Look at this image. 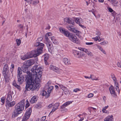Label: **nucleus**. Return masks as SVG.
Returning a JSON list of instances; mask_svg holds the SVG:
<instances>
[{
    "instance_id": "nucleus-1",
    "label": "nucleus",
    "mask_w": 121,
    "mask_h": 121,
    "mask_svg": "<svg viewBox=\"0 0 121 121\" xmlns=\"http://www.w3.org/2000/svg\"><path fill=\"white\" fill-rule=\"evenodd\" d=\"M42 68L39 65L34 66L31 69L33 75L28 76L26 79L25 90L32 91H37L40 86V78L42 72Z\"/></svg>"
},
{
    "instance_id": "nucleus-2",
    "label": "nucleus",
    "mask_w": 121,
    "mask_h": 121,
    "mask_svg": "<svg viewBox=\"0 0 121 121\" xmlns=\"http://www.w3.org/2000/svg\"><path fill=\"white\" fill-rule=\"evenodd\" d=\"M34 46L38 47L37 50L32 51L33 53L34 54V56L36 57L41 54L42 52V50L44 46V44L40 42H37Z\"/></svg>"
},
{
    "instance_id": "nucleus-3",
    "label": "nucleus",
    "mask_w": 121,
    "mask_h": 121,
    "mask_svg": "<svg viewBox=\"0 0 121 121\" xmlns=\"http://www.w3.org/2000/svg\"><path fill=\"white\" fill-rule=\"evenodd\" d=\"M25 103V99H23L18 103L15 106L14 113H20L24 109Z\"/></svg>"
},
{
    "instance_id": "nucleus-4",
    "label": "nucleus",
    "mask_w": 121,
    "mask_h": 121,
    "mask_svg": "<svg viewBox=\"0 0 121 121\" xmlns=\"http://www.w3.org/2000/svg\"><path fill=\"white\" fill-rule=\"evenodd\" d=\"M53 89V87L52 86H50L49 87L48 89V93H47L46 91L44 90H42L41 91L40 94L41 95L45 96V97L46 98H48L49 96L50 93L51 92V91Z\"/></svg>"
},
{
    "instance_id": "nucleus-5",
    "label": "nucleus",
    "mask_w": 121,
    "mask_h": 121,
    "mask_svg": "<svg viewBox=\"0 0 121 121\" xmlns=\"http://www.w3.org/2000/svg\"><path fill=\"white\" fill-rule=\"evenodd\" d=\"M69 39L71 41L74 43H76L77 44H79L80 43V41L77 37L74 35L70 34L69 36Z\"/></svg>"
},
{
    "instance_id": "nucleus-6",
    "label": "nucleus",
    "mask_w": 121,
    "mask_h": 121,
    "mask_svg": "<svg viewBox=\"0 0 121 121\" xmlns=\"http://www.w3.org/2000/svg\"><path fill=\"white\" fill-rule=\"evenodd\" d=\"M29 67L27 65L24 64L22 66V69L23 72L26 73L27 74V77L33 75L31 73L28 71V68Z\"/></svg>"
},
{
    "instance_id": "nucleus-7",
    "label": "nucleus",
    "mask_w": 121,
    "mask_h": 121,
    "mask_svg": "<svg viewBox=\"0 0 121 121\" xmlns=\"http://www.w3.org/2000/svg\"><path fill=\"white\" fill-rule=\"evenodd\" d=\"M34 54L33 53V52L32 51L31 52L29 53L26 54L25 55L23 56H21V58L22 60H25L27 59L32 58L33 57H36L34 56Z\"/></svg>"
},
{
    "instance_id": "nucleus-8",
    "label": "nucleus",
    "mask_w": 121,
    "mask_h": 121,
    "mask_svg": "<svg viewBox=\"0 0 121 121\" xmlns=\"http://www.w3.org/2000/svg\"><path fill=\"white\" fill-rule=\"evenodd\" d=\"M50 69L58 73H62V70L52 65H50Z\"/></svg>"
},
{
    "instance_id": "nucleus-9",
    "label": "nucleus",
    "mask_w": 121,
    "mask_h": 121,
    "mask_svg": "<svg viewBox=\"0 0 121 121\" xmlns=\"http://www.w3.org/2000/svg\"><path fill=\"white\" fill-rule=\"evenodd\" d=\"M17 77L18 81L20 82L22 80V72L21 69L20 67H18L17 70Z\"/></svg>"
},
{
    "instance_id": "nucleus-10",
    "label": "nucleus",
    "mask_w": 121,
    "mask_h": 121,
    "mask_svg": "<svg viewBox=\"0 0 121 121\" xmlns=\"http://www.w3.org/2000/svg\"><path fill=\"white\" fill-rule=\"evenodd\" d=\"M59 30L65 36L69 38V37L70 34L69 31L65 30L64 28L61 27L60 28Z\"/></svg>"
},
{
    "instance_id": "nucleus-11",
    "label": "nucleus",
    "mask_w": 121,
    "mask_h": 121,
    "mask_svg": "<svg viewBox=\"0 0 121 121\" xmlns=\"http://www.w3.org/2000/svg\"><path fill=\"white\" fill-rule=\"evenodd\" d=\"M9 68L8 64H5L3 68L2 71V73L3 75L8 74V73L9 72Z\"/></svg>"
},
{
    "instance_id": "nucleus-12",
    "label": "nucleus",
    "mask_w": 121,
    "mask_h": 121,
    "mask_svg": "<svg viewBox=\"0 0 121 121\" xmlns=\"http://www.w3.org/2000/svg\"><path fill=\"white\" fill-rule=\"evenodd\" d=\"M73 54L75 57L79 58L81 57L82 56L83 52L75 50L73 51Z\"/></svg>"
},
{
    "instance_id": "nucleus-13",
    "label": "nucleus",
    "mask_w": 121,
    "mask_h": 121,
    "mask_svg": "<svg viewBox=\"0 0 121 121\" xmlns=\"http://www.w3.org/2000/svg\"><path fill=\"white\" fill-rule=\"evenodd\" d=\"M59 106V104L58 103H56L53 105V109L49 113H53L58 108V107Z\"/></svg>"
},
{
    "instance_id": "nucleus-14",
    "label": "nucleus",
    "mask_w": 121,
    "mask_h": 121,
    "mask_svg": "<svg viewBox=\"0 0 121 121\" xmlns=\"http://www.w3.org/2000/svg\"><path fill=\"white\" fill-rule=\"evenodd\" d=\"M64 21L65 22H66V23H68V24L74 25L75 23L73 21L71 20V19L69 18H66L64 19Z\"/></svg>"
},
{
    "instance_id": "nucleus-15",
    "label": "nucleus",
    "mask_w": 121,
    "mask_h": 121,
    "mask_svg": "<svg viewBox=\"0 0 121 121\" xmlns=\"http://www.w3.org/2000/svg\"><path fill=\"white\" fill-rule=\"evenodd\" d=\"M74 20L76 23L79 25L83 22L82 19L80 17L74 18Z\"/></svg>"
},
{
    "instance_id": "nucleus-16",
    "label": "nucleus",
    "mask_w": 121,
    "mask_h": 121,
    "mask_svg": "<svg viewBox=\"0 0 121 121\" xmlns=\"http://www.w3.org/2000/svg\"><path fill=\"white\" fill-rule=\"evenodd\" d=\"M109 89L111 94L113 95H116L115 89L113 86H111L109 88Z\"/></svg>"
},
{
    "instance_id": "nucleus-17",
    "label": "nucleus",
    "mask_w": 121,
    "mask_h": 121,
    "mask_svg": "<svg viewBox=\"0 0 121 121\" xmlns=\"http://www.w3.org/2000/svg\"><path fill=\"white\" fill-rule=\"evenodd\" d=\"M67 28L70 31L73 32L74 33H78L79 32V31L75 29L70 26H68L67 27Z\"/></svg>"
},
{
    "instance_id": "nucleus-18",
    "label": "nucleus",
    "mask_w": 121,
    "mask_h": 121,
    "mask_svg": "<svg viewBox=\"0 0 121 121\" xmlns=\"http://www.w3.org/2000/svg\"><path fill=\"white\" fill-rule=\"evenodd\" d=\"M34 63V60L31 59L28 60L26 62V64L27 65L29 66H31L33 65Z\"/></svg>"
},
{
    "instance_id": "nucleus-19",
    "label": "nucleus",
    "mask_w": 121,
    "mask_h": 121,
    "mask_svg": "<svg viewBox=\"0 0 121 121\" xmlns=\"http://www.w3.org/2000/svg\"><path fill=\"white\" fill-rule=\"evenodd\" d=\"M37 96H34L31 98L30 101V102L32 104L34 103L37 102Z\"/></svg>"
},
{
    "instance_id": "nucleus-20",
    "label": "nucleus",
    "mask_w": 121,
    "mask_h": 121,
    "mask_svg": "<svg viewBox=\"0 0 121 121\" xmlns=\"http://www.w3.org/2000/svg\"><path fill=\"white\" fill-rule=\"evenodd\" d=\"M47 46L48 47L49 50H53L54 49V47L53 46L52 43H48L47 44Z\"/></svg>"
},
{
    "instance_id": "nucleus-21",
    "label": "nucleus",
    "mask_w": 121,
    "mask_h": 121,
    "mask_svg": "<svg viewBox=\"0 0 121 121\" xmlns=\"http://www.w3.org/2000/svg\"><path fill=\"white\" fill-rule=\"evenodd\" d=\"M31 114H28V115H27V114H25L23 118L22 121H26L29 118Z\"/></svg>"
},
{
    "instance_id": "nucleus-22",
    "label": "nucleus",
    "mask_w": 121,
    "mask_h": 121,
    "mask_svg": "<svg viewBox=\"0 0 121 121\" xmlns=\"http://www.w3.org/2000/svg\"><path fill=\"white\" fill-rule=\"evenodd\" d=\"M10 101H6V103L7 105L9 107H11L14 106L15 104V103L14 101H13L12 102H10Z\"/></svg>"
},
{
    "instance_id": "nucleus-23",
    "label": "nucleus",
    "mask_w": 121,
    "mask_h": 121,
    "mask_svg": "<svg viewBox=\"0 0 121 121\" xmlns=\"http://www.w3.org/2000/svg\"><path fill=\"white\" fill-rule=\"evenodd\" d=\"M113 116L111 115V116H108L104 119V121H112L113 119Z\"/></svg>"
},
{
    "instance_id": "nucleus-24",
    "label": "nucleus",
    "mask_w": 121,
    "mask_h": 121,
    "mask_svg": "<svg viewBox=\"0 0 121 121\" xmlns=\"http://www.w3.org/2000/svg\"><path fill=\"white\" fill-rule=\"evenodd\" d=\"M63 61L65 64L66 65H69L70 64L69 61L66 58H64Z\"/></svg>"
},
{
    "instance_id": "nucleus-25",
    "label": "nucleus",
    "mask_w": 121,
    "mask_h": 121,
    "mask_svg": "<svg viewBox=\"0 0 121 121\" xmlns=\"http://www.w3.org/2000/svg\"><path fill=\"white\" fill-rule=\"evenodd\" d=\"M3 75L4 77L5 82H8L9 80V77L8 74Z\"/></svg>"
},
{
    "instance_id": "nucleus-26",
    "label": "nucleus",
    "mask_w": 121,
    "mask_h": 121,
    "mask_svg": "<svg viewBox=\"0 0 121 121\" xmlns=\"http://www.w3.org/2000/svg\"><path fill=\"white\" fill-rule=\"evenodd\" d=\"M13 86L17 88L19 90H20V86L17 84L15 80L13 81Z\"/></svg>"
},
{
    "instance_id": "nucleus-27",
    "label": "nucleus",
    "mask_w": 121,
    "mask_h": 121,
    "mask_svg": "<svg viewBox=\"0 0 121 121\" xmlns=\"http://www.w3.org/2000/svg\"><path fill=\"white\" fill-rule=\"evenodd\" d=\"M12 100V95L9 94H8L7 95V98L6 101L9 102L11 101Z\"/></svg>"
},
{
    "instance_id": "nucleus-28",
    "label": "nucleus",
    "mask_w": 121,
    "mask_h": 121,
    "mask_svg": "<svg viewBox=\"0 0 121 121\" xmlns=\"http://www.w3.org/2000/svg\"><path fill=\"white\" fill-rule=\"evenodd\" d=\"M60 110L61 111L63 112V113H65V112L67 111V109H66L65 107L63 106L62 107V106L61 107Z\"/></svg>"
},
{
    "instance_id": "nucleus-29",
    "label": "nucleus",
    "mask_w": 121,
    "mask_h": 121,
    "mask_svg": "<svg viewBox=\"0 0 121 121\" xmlns=\"http://www.w3.org/2000/svg\"><path fill=\"white\" fill-rule=\"evenodd\" d=\"M90 110V113H95L96 110V109L92 107H91L89 108Z\"/></svg>"
},
{
    "instance_id": "nucleus-30",
    "label": "nucleus",
    "mask_w": 121,
    "mask_h": 121,
    "mask_svg": "<svg viewBox=\"0 0 121 121\" xmlns=\"http://www.w3.org/2000/svg\"><path fill=\"white\" fill-rule=\"evenodd\" d=\"M72 103V102L71 101H68L67 102L65 103V104H64L62 105V107H63V106L65 107L69 105L70 104H71Z\"/></svg>"
},
{
    "instance_id": "nucleus-31",
    "label": "nucleus",
    "mask_w": 121,
    "mask_h": 121,
    "mask_svg": "<svg viewBox=\"0 0 121 121\" xmlns=\"http://www.w3.org/2000/svg\"><path fill=\"white\" fill-rule=\"evenodd\" d=\"M63 91L66 95L69 94H70L69 90L66 87L63 90Z\"/></svg>"
},
{
    "instance_id": "nucleus-32",
    "label": "nucleus",
    "mask_w": 121,
    "mask_h": 121,
    "mask_svg": "<svg viewBox=\"0 0 121 121\" xmlns=\"http://www.w3.org/2000/svg\"><path fill=\"white\" fill-rule=\"evenodd\" d=\"M108 107V106H106L103 109L102 111L103 113H107L109 112L107 111L106 110V109Z\"/></svg>"
},
{
    "instance_id": "nucleus-33",
    "label": "nucleus",
    "mask_w": 121,
    "mask_h": 121,
    "mask_svg": "<svg viewBox=\"0 0 121 121\" xmlns=\"http://www.w3.org/2000/svg\"><path fill=\"white\" fill-rule=\"evenodd\" d=\"M111 3L114 5L118 3V1L116 0H111Z\"/></svg>"
},
{
    "instance_id": "nucleus-34",
    "label": "nucleus",
    "mask_w": 121,
    "mask_h": 121,
    "mask_svg": "<svg viewBox=\"0 0 121 121\" xmlns=\"http://www.w3.org/2000/svg\"><path fill=\"white\" fill-rule=\"evenodd\" d=\"M17 44V46H19L21 43V40L20 39H17L16 40Z\"/></svg>"
},
{
    "instance_id": "nucleus-35",
    "label": "nucleus",
    "mask_w": 121,
    "mask_h": 121,
    "mask_svg": "<svg viewBox=\"0 0 121 121\" xmlns=\"http://www.w3.org/2000/svg\"><path fill=\"white\" fill-rule=\"evenodd\" d=\"M43 56L44 58V60H47L49 58L48 55L47 54H45Z\"/></svg>"
},
{
    "instance_id": "nucleus-36",
    "label": "nucleus",
    "mask_w": 121,
    "mask_h": 121,
    "mask_svg": "<svg viewBox=\"0 0 121 121\" xmlns=\"http://www.w3.org/2000/svg\"><path fill=\"white\" fill-rule=\"evenodd\" d=\"M90 78L93 80H97V78H95V76L93 75H91Z\"/></svg>"
},
{
    "instance_id": "nucleus-37",
    "label": "nucleus",
    "mask_w": 121,
    "mask_h": 121,
    "mask_svg": "<svg viewBox=\"0 0 121 121\" xmlns=\"http://www.w3.org/2000/svg\"><path fill=\"white\" fill-rule=\"evenodd\" d=\"M31 112L32 110L31 108H29L27 110L26 112L25 113H31Z\"/></svg>"
},
{
    "instance_id": "nucleus-38",
    "label": "nucleus",
    "mask_w": 121,
    "mask_h": 121,
    "mask_svg": "<svg viewBox=\"0 0 121 121\" xmlns=\"http://www.w3.org/2000/svg\"><path fill=\"white\" fill-rule=\"evenodd\" d=\"M79 49L80 50L83 51L84 52H85L86 53L88 51V50L85 49V48H79Z\"/></svg>"
},
{
    "instance_id": "nucleus-39",
    "label": "nucleus",
    "mask_w": 121,
    "mask_h": 121,
    "mask_svg": "<svg viewBox=\"0 0 121 121\" xmlns=\"http://www.w3.org/2000/svg\"><path fill=\"white\" fill-rule=\"evenodd\" d=\"M79 49L80 50L83 51L84 52H85L86 53L88 51V50L85 49V48H79Z\"/></svg>"
},
{
    "instance_id": "nucleus-40",
    "label": "nucleus",
    "mask_w": 121,
    "mask_h": 121,
    "mask_svg": "<svg viewBox=\"0 0 121 121\" xmlns=\"http://www.w3.org/2000/svg\"><path fill=\"white\" fill-rule=\"evenodd\" d=\"M79 49L80 50L83 51L84 52H85L86 53L88 51V50L85 49V48H79Z\"/></svg>"
},
{
    "instance_id": "nucleus-41",
    "label": "nucleus",
    "mask_w": 121,
    "mask_h": 121,
    "mask_svg": "<svg viewBox=\"0 0 121 121\" xmlns=\"http://www.w3.org/2000/svg\"><path fill=\"white\" fill-rule=\"evenodd\" d=\"M48 34H46L45 36V39L47 41H48L49 39L50 38L49 37H48Z\"/></svg>"
},
{
    "instance_id": "nucleus-42",
    "label": "nucleus",
    "mask_w": 121,
    "mask_h": 121,
    "mask_svg": "<svg viewBox=\"0 0 121 121\" xmlns=\"http://www.w3.org/2000/svg\"><path fill=\"white\" fill-rule=\"evenodd\" d=\"M99 38H100V37L99 36H96L95 37L93 38L92 39L96 41H97L98 40Z\"/></svg>"
},
{
    "instance_id": "nucleus-43",
    "label": "nucleus",
    "mask_w": 121,
    "mask_h": 121,
    "mask_svg": "<svg viewBox=\"0 0 121 121\" xmlns=\"http://www.w3.org/2000/svg\"><path fill=\"white\" fill-rule=\"evenodd\" d=\"M60 87L62 90H63L66 87L65 86H64L63 85L60 84L59 85Z\"/></svg>"
},
{
    "instance_id": "nucleus-44",
    "label": "nucleus",
    "mask_w": 121,
    "mask_h": 121,
    "mask_svg": "<svg viewBox=\"0 0 121 121\" xmlns=\"http://www.w3.org/2000/svg\"><path fill=\"white\" fill-rule=\"evenodd\" d=\"M17 26L18 27L21 29H23L24 27L23 25L21 24H18Z\"/></svg>"
},
{
    "instance_id": "nucleus-45",
    "label": "nucleus",
    "mask_w": 121,
    "mask_h": 121,
    "mask_svg": "<svg viewBox=\"0 0 121 121\" xmlns=\"http://www.w3.org/2000/svg\"><path fill=\"white\" fill-rule=\"evenodd\" d=\"M93 96V94L90 93L88 95V98H90L92 97Z\"/></svg>"
},
{
    "instance_id": "nucleus-46",
    "label": "nucleus",
    "mask_w": 121,
    "mask_h": 121,
    "mask_svg": "<svg viewBox=\"0 0 121 121\" xmlns=\"http://www.w3.org/2000/svg\"><path fill=\"white\" fill-rule=\"evenodd\" d=\"M80 90L79 88H76L74 89L73 90V91L75 92H77L78 91H79Z\"/></svg>"
},
{
    "instance_id": "nucleus-47",
    "label": "nucleus",
    "mask_w": 121,
    "mask_h": 121,
    "mask_svg": "<svg viewBox=\"0 0 121 121\" xmlns=\"http://www.w3.org/2000/svg\"><path fill=\"white\" fill-rule=\"evenodd\" d=\"M93 43L92 42H86L85 44L86 45H90L93 44Z\"/></svg>"
},
{
    "instance_id": "nucleus-48",
    "label": "nucleus",
    "mask_w": 121,
    "mask_h": 121,
    "mask_svg": "<svg viewBox=\"0 0 121 121\" xmlns=\"http://www.w3.org/2000/svg\"><path fill=\"white\" fill-rule=\"evenodd\" d=\"M13 114L12 116V118H14L15 117H17L18 116V114Z\"/></svg>"
},
{
    "instance_id": "nucleus-49",
    "label": "nucleus",
    "mask_w": 121,
    "mask_h": 121,
    "mask_svg": "<svg viewBox=\"0 0 121 121\" xmlns=\"http://www.w3.org/2000/svg\"><path fill=\"white\" fill-rule=\"evenodd\" d=\"M5 98L4 97H3L1 98V102L3 104H4L5 102L4 101Z\"/></svg>"
},
{
    "instance_id": "nucleus-50",
    "label": "nucleus",
    "mask_w": 121,
    "mask_h": 121,
    "mask_svg": "<svg viewBox=\"0 0 121 121\" xmlns=\"http://www.w3.org/2000/svg\"><path fill=\"white\" fill-rule=\"evenodd\" d=\"M26 101L27 103L25 107H28L29 106V103L28 102L27 100H26Z\"/></svg>"
},
{
    "instance_id": "nucleus-51",
    "label": "nucleus",
    "mask_w": 121,
    "mask_h": 121,
    "mask_svg": "<svg viewBox=\"0 0 121 121\" xmlns=\"http://www.w3.org/2000/svg\"><path fill=\"white\" fill-rule=\"evenodd\" d=\"M46 118V116H44L42 117L40 120V121H44Z\"/></svg>"
},
{
    "instance_id": "nucleus-52",
    "label": "nucleus",
    "mask_w": 121,
    "mask_h": 121,
    "mask_svg": "<svg viewBox=\"0 0 121 121\" xmlns=\"http://www.w3.org/2000/svg\"><path fill=\"white\" fill-rule=\"evenodd\" d=\"M39 2V1H34L33 3L32 4L34 5H35L36 4H38Z\"/></svg>"
},
{
    "instance_id": "nucleus-53",
    "label": "nucleus",
    "mask_w": 121,
    "mask_h": 121,
    "mask_svg": "<svg viewBox=\"0 0 121 121\" xmlns=\"http://www.w3.org/2000/svg\"><path fill=\"white\" fill-rule=\"evenodd\" d=\"M86 53L88 54V55L89 56H91L92 55V53L88 51Z\"/></svg>"
},
{
    "instance_id": "nucleus-54",
    "label": "nucleus",
    "mask_w": 121,
    "mask_h": 121,
    "mask_svg": "<svg viewBox=\"0 0 121 121\" xmlns=\"http://www.w3.org/2000/svg\"><path fill=\"white\" fill-rule=\"evenodd\" d=\"M42 40V38L41 37L39 38H38L37 40V41L38 42H40Z\"/></svg>"
},
{
    "instance_id": "nucleus-55",
    "label": "nucleus",
    "mask_w": 121,
    "mask_h": 121,
    "mask_svg": "<svg viewBox=\"0 0 121 121\" xmlns=\"http://www.w3.org/2000/svg\"><path fill=\"white\" fill-rule=\"evenodd\" d=\"M53 107V105L52 104H50L48 106V109H50L51 108H52V107Z\"/></svg>"
},
{
    "instance_id": "nucleus-56",
    "label": "nucleus",
    "mask_w": 121,
    "mask_h": 121,
    "mask_svg": "<svg viewBox=\"0 0 121 121\" xmlns=\"http://www.w3.org/2000/svg\"><path fill=\"white\" fill-rule=\"evenodd\" d=\"M114 82L115 85L116 86V87H118L119 85L118 84V82L117 81H116Z\"/></svg>"
},
{
    "instance_id": "nucleus-57",
    "label": "nucleus",
    "mask_w": 121,
    "mask_h": 121,
    "mask_svg": "<svg viewBox=\"0 0 121 121\" xmlns=\"http://www.w3.org/2000/svg\"><path fill=\"white\" fill-rule=\"evenodd\" d=\"M97 47L101 51L103 49V48L102 47H101L100 46L97 45Z\"/></svg>"
},
{
    "instance_id": "nucleus-58",
    "label": "nucleus",
    "mask_w": 121,
    "mask_h": 121,
    "mask_svg": "<svg viewBox=\"0 0 121 121\" xmlns=\"http://www.w3.org/2000/svg\"><path fill=\"white\" fill-rule=\"evenodd\" d=\"M96 35L99 36L101 35V33L99 31H98L96 33Z\"/></svg>"
},
{
    "instance_id": "nucleus-59",
    "label": "nucleus",
    "mask_w": 121,
    "mask_h": 121,
    "mask_svg": "<svg viewBox=\"0 0 121 121\" xmlns=\"http://www.w3.org/2000/svg\"><path fill=\"white\" fill-rule=\"evenodd\" d=\"M108 10L109 12H112L113 11V9L110 8H109L108 9Z\"/></svg>"
},
{
    "instance_id": "nucleus-60",
    "label": "nucleus",
    "mask_w": 121,
    "mask_h": 121,
    "mask_svg": "<svg viewBox=\"0 0 121 121\" xmlns=\"http://www.w3.org/2000/svg\"><path fill=\"white\" fill-rule=\"evenodd\" d=\"M50 38H51L52 41L53 42V43H54V41L55 40L54 37H51Z\"/></svg>"
},
{
    "instance_id": "nucleus-61",
    "label": "nucleus",
    "mask_w": 121,
    "mask_h": 121,
    "mask_svg": "<svg viewBox=\"0 0 121 121\" xmlns=\"http://www.w3.org/2000/svg\"><path fill=\"white\" fill-rule=\"evenodd\" d=\"M115 88L116 89V91L118 92L119 93H120V91L119 89V88L118 87H115Z\"/></svg>"
},
{
    "instance_id": "nucleus-62",
    "label": "nucleus",
    "mask_w": 121,
    "mask_h": 121,
    "mask_svg": "<svg viewBox=\"0 0 121 121\" xmlns=\"http://www.w3.org/2000/svg\"><path fill=\"white\" fill-rule=\"evenodd\" d=\"M117 65L118 67L121 68V62L118 63H117Z\"/></svg>"
},
{
    "instance_id": "nucleus-63",
    "label": "nucleus",
    "mask_w": 121,
    "mask_h": 121,
    "mask_svg": "<svg viewBox=\"0 0 121 121\" xmlns=\"http://www.w3.org/2000/svg\"><path fill=\"white\" fill-rule=\"evenodd\" d=\"M112 79L113 80V81L114 82H115L117 81V80L116 79V78L115 77H114V78H113V79Z\"/></svg>"
},
{
    "instance_id": "nucleus-64",
    "label": "nucleus",
    "mask_w": 121,
    "mask_h": 121,
    "mask_svg": "<svg viewBox=\"0 0 121 121\" xmlns=\"http://www.w3.org/2000/svg\"><path fill=\"white\" fill-rule=\"evenodd\" d=\"M11 67L13 69L14 67V66L13 64H12L11 65Z\"/></svg>"
}]
</instances>
